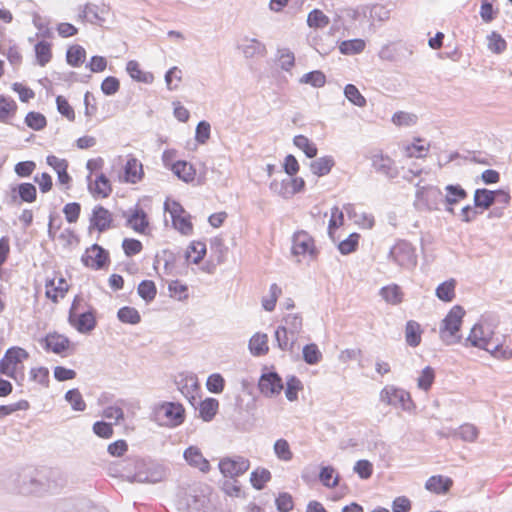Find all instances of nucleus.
<instances>
[{
    "label": "nucleus",
    "instance_id": "1",
    "mask_svg": "<svg viewBox=\"0 0 512 512\" xmlns=\"http://www.w3.org/2000/svg\"><path fill=\"white\" fill-rule=\"evenodd\" d=\"M58 474L51 469L25 468L11 475L13 490L21 494L41 493L56 487L51 479Z\"/></svg>",
    "mask_w": 512,
    "mask_h": 512
},
{
    "label": "nucleus",
    "instance_id": "2",
    "mask_svg": "<svg viewBox=\"0 0 512 512\" xmlns=\"http://www.w3.org/2000/svg\"><path fill=\"white\" fill-rule=\"evenodd\" d=\"M489 352L492 356L501 360L512 358V350L503 347L498 338H494L493 332L485 331L481 324H475L466 338V344Z\"/></svg>",
    "mask_w": 512,
    "mask_h": 512
},
{
    "label": "nucleus",
    "instance_id": "3",
    "mask_svg": "<svg viewBox=\"0 0 512 512\" xmlns=\"http://www.w3.org/2000/svg\"><path fill=\"white\" fill-rule=\"evenodd\" d=\"M465 310L460 305L453 306L442 320L439 328V336L446 345L459 343L462 339L460 329Z\"/></svg>",
    "mask_w": 512,
    "mask_h": 512
},
{
    "label": "nucleus",
    "instance_id": "4",
    "mask_svg": "<svg viewBox=\"0 0 512 512\" xmlns=\"http://www.w3.org/2000/svg\"><path fill=\"white\" fill-rule=\"evenodd\" d=\"M414 207L418 211L440 210L439 205L443 203V192L436 186H421L420 182L416 185Z\"/></svg>",
    "mask_w": 512,
    "mask_h": 512
},
{
    "label": "nucleus",
    "instance_id": "5",
    "mask_svg": "<svg viewBox=\"0 0 512 512\" xmlns=\"http://www.w3.org/2000/svg\"><path fill=\"white\" fill-rule=\"evenodd\" d=\"M380 401L403 411L412 412L415 404L408 391L394 385H386L379 394Z\"/></svg>",
    "mask_w": 512,
    "mask_h": 512
},
{
    "label": "nucleus",
    "instance_id": "6",
    "mask_svg": "<svg viewBox=\"0 0 512 512\" xmlns=\"http://www.w3.org/2000/svg\"><path fill=\"white\" fill-rule=\"evenodd\" d=\"M82 300L80 296L74 298L69 310L68 321L78 332L86 334L96 327L97 322L93 309L78 313Z\"/></svg>",
    "mask_w": 512,
    "mask_h": 512
},
{
    "label": "nucleus",
    "instance_id": "7",
    "mask_svg": "<svg viewBox=\"0 0 512 512\" xmlns=\"http://www.w3.org/2000/svg\"><path fill=\"white\" fill-rule=\"evenodd\" d=\"M389 258L398 266L412 269L417 265V255L411 243L400 240L389 251Z\"/></svg>",
    "mask_w": 512,
    "mask_h": 512
},
{
    "label": "nucleus",
    "instance_id": "8",
    "mask_svg": "<svg viewBox=\"0 0 512 512\" xmlns=\"http://www.w3.org/2000/svg\"><path fill=\"white\" fill-rule=\"evenodd\" d=\"M81 261L86 267L101 270L104 269L110 261L109 253L100 245L93 244L86 249L81 257Z\"/></svg>",
    "mask_w": 512,
    "mask_h": 512
},
{
    "label": "nucleus",
    "instance_id": "9",
    "mask_svg": "<svg viewBox=\"0 0 512 512\" xmlns=\"http://www.w3.org/2000/svg\"><path fill=\"white\" fill-rule=\"evenodd\" d=\"M164 208L168 211L172 218V223L175 229L181 232L184 235H188L192 232L193 226L190 220L183 216L182 214L185 212L183 207L176 201H172L171 203L166 201L164 203Z\"/></svg>",
    "mask_w": 512,
    "mask_h": 512
},
{
    "label": "nucleus",
    "instance_id": "10",
    "mask_svg": "<svg viewBox=\"0 0 512 512\" xmlns=\"http://www.w3.org/2000/svg\"><path fill=\"white\" fill-rule=\"evenodd\" d=\"M249 460L237 456L235 458H224L219 462V469L224 477L235 478L244 474L249 469Z\"/></svg>",
    "mask_w": 512,
    "mask_h": 512
},
{
    "label": "nucleus",
    "instance_id": "11",
    "mask_svg": "<svg viewBox=\"0 0 512 512\" xmlns=\"http://www.w3.org/2000/svg\"><path fill=\"white\" fill-rule=\"evenodd\" d=\"M292 254L315 257L317 254L313 238L304 230L294 233L292 237Z\"/></svg>",
    "mask_w": 512,
    "mask_h": 512
},
{
    "label": "nucleus",
    "instance_id": "12",
    "mask_svg": "<svg viewBox=\"0 0 512 512\" xmlns=\"http://www.w3.org/2000/svg\"><path fill=\"white\" fill-rule=\"evenodd\" d=\"M258 387L260 392L266 397H273L283 389L282 378L275 371L263 373L259 379Z\"/></svg>",
    "mask_w": 512,
    "mask_h": 512
},
{
    "label": "nucleus",
    "instance_id": "13",
    "mask_svg": "<svg viewBox=\"0 0 512 512\" xmlns=\"http://www.w3.org/2000/svg\"><path fill=\"white\" fill-rule=\"evenodd\" d=\"M175 384L177 385V388L182 393V395L193 407H195L197 403V394L199 391L197 378L194 375L180 374L175 379Z\"/></svg>",
    "mask_w": 512,
    "mask_h": 512
},
{
    "label": "nucleus",
    "instance_id": "14",
    "mask_svg": "<svg viewBox=\"0 0 512 512\" xmlns=\"http://www.w3.org/2000/svg\"><path fill=\"white\" fill-rule=\"evenodd\" d=\"M113 217L111 212L101 205H97L92 210L90 217L89 231L96 229L99 233L105 232L111 228Z\"/></svg>",
    "mask_w": 512,
    "mask_h": 512
},
{
    "label": "nucleus",
    "instance_id": "15",
    "mask_svg": "<svg viewBox=\"0 0 512 512\" xmlns=\"http://www.w3.org/2000/svg\"><path fill=\"white\" fill-rule=\"evenodd\" d=\"M443 204L445 211L454 214V205L467 198V191L460 184H448L444 187Z\"/></svg>",
    "mask_w": 512,
    "mask_h": 512
},
{
    "label": "nucleus",
    "instance_id": "16",
    "mask_svg": "<svg viewBox=\"0 0 512 512\" xmlns=\"http://www.w3.org/2000/svg\"><path fill=\"white\" fill-rule=\"evenodd\" d=\"M11 202L14 203L19 198L22 202L32 203L37 198V189L34 184L24 182L11 187Z\"/></svg>",
    "mask_w": 512,
    "mask_h": 512
},
{
    "label": "nucleus",
    "instance_id": "17",
    "mask_svg": "<svg viewBox=\"0 0 512 512\" xmlns=\"http://www.w3.org/2000/svg\"><path fill=\"white\" fill-rule=\"evenodd\" d=\"M164 415L169 420V426L176 427L185 420V410L180 403L165 402L161 405Z\"/></svg>",
    "mask_w": 512,
    "mask_h": 512
},
{
    "label": "nucleus",
    "instance_id": "18",
    "mask_svg": "<svg viewBox=\"0 0 512 512\" xmlns=\"http://www.w3.org/2000/svg\"><path fill=\"white\" fill-rule=\"evenodd\" d=\"M183 456L189 465L198 468L201 472L206 473L210 470V464L208 460L203 456L198 447H188L185 449Z\"/></svg>",
    "mask_w": 512,
    "mask_h": 512
},
{
    "label": "nucleus",
    "instance_id": "19",
    "mask_svg": "<svg viewBox=\"0 0 512 512\" xmlns=\"http://www.w3.org/2000/svg\"><path fill=\"white\" fill-rule=\"evenodd\" d=\"M42 342L47 351H52L55 354H62L68 349L70 344V340L67 337L57 333H49L42 339Z\"/></svg>",
    "mask_w": 512,
    "mask_h": 512
},
{
    "label": "nucleus",
    "instance_id": "20",
    "mask_svg": "<svg viewBox=\"0 0 512 512\" xmlns=\"http://www.w3.org/2000/svg\"><path fill=\"white\" fill-rule=\"evenodd\" d=\"M372 166L376 172L386 176L389 179H394L398 176V170L394 166L393 161L389 157H374L372 161Z\"/></svg>",
    "mask_w": 512,
    "mask_h": 512
},
{
    "label": "nucleus",
    "instance_id": "21",
    "mask_svg": "<svg viewBox=\"0 0 512 512\" xmlns=\"http://www.w3.org/2000/svg\"><path fill=\"white\" fill-rule=\"evenodd\" d=\"M494 191L486 188H478L474 192L473 202L475 209L488 210L495 204Z\"/></svg>",
    "mask_w": 512,
    "mask_h": 512
},
{
    "label": "nucleus",
    "instance_id": "22",
    "mask_svg": "<svg viewBox=\"0 0 512 512\" xmlns=\"http://www.w3.org/2000/svg\"><path fill=\"white\" fill-rule=\"evenodd\" d=\"M143 176V166L136 158H129L124 166V180L135 184Z\"/></svg>",
    "mask_w": 512,
    "mask_h": 512
},
{
    "label": "nucleus",
    "instance_id": "23",
    "mask_svg": "<svg viewBox=\"0 0 512 512\" xmlns=\"http://www.w3.org/2000/svg\"><path fill=\"white\" fill-rule=\"evenodd\" d=\"M334 165V158L330 155H326L312 161L309 167L314 175L322 177L329 174Z\"/></svg>",
    "mask_w": 512,
    "mask_h": 512
},
{
    "label": "nucleus",
    "instance_id": "24",
    "mask_svg": "<svg viewBox=\"0 0 512 512\" xmlns=\"http://www.w3.org/2000/svg\"><path fill=\"white\" fill-rule=\"evenodd\" d=\"M171 170L182 181L189 183L194 180L196 171L193 166L186 161H176L172 164Z\"/></svg>",
    "mask_w": 512,
    "mask_h": 512
},
{
    "label": "nucleus",
    "instance_id": "25",
    "mask_svg": "<svg viewBox=\"0 0 512 512\" xmlns=\"http://www.w3.org/2000/svg\"><path fill=\"white\" fill-rule=\"evenodd\" d=\"M274 337L279 349L282 351L293 352L294 345L298 337L294 336L291 339L290 332L280 326L275 330Z\"/></svg>",
    "mask_w": 512,
    "mask_h": 512
},
{
    "label": "nucleus",
    "instance_id": "26",
    "mask_svg": "<svg viewBox=\"0 0 512 512\" xmlns=\"http://www.w3.org/2000/svg\"><path fill=\"white\" fill-rule=\"evenodd\" d=\"M422 329L418 322L409 320L405 326V340L411 347H417L421 343Z\"/></svg>",
    "mask_w": 512,
    "mask_h": 512
},
{
    "label": "nucleus",
    "instance_id": "27",
    "mask_svg": "<svg viewBox=\"0 0 512 512\" xmlns=\"http://www.w3.org/2000/svg\"><path fill=\"white\" fill-rule=\"evenodd\" d=\"M126 70L130 77L137 82H142L145 84H151L154 80V76L150 72H143L140 69V65L135 60L128 61L126 65Z\"/></svg>",
    "mask_w": 512,
    "mask_h": 512
},
{
    "label": "nucleus",
    "instance_id": "28",
    "mask_svg": "<svg viewBox=\"0 0 512 512\" xmlns=\"http://www.w3.org/2000/svg\"><path fill=\"white\" fill-rule=\"evenodd\" d=\"M448 436L460 438L465 442H474L478 437V429L470 423H465L449 432Z\"/></svg>",
    "mask_w": 512,
    "mask_h": 512
},
{
    "label": "nucleus",
    "instance_id": "29",
    "mask_svg": "<svg viewBox=\"0 0 512 512\" xmlns=\"http://www.w3.org/2000/svg\"><path fill=\"white\" fill-rule=\"evenodd\" d=\"M245 41L246 43L242 44L239 48L246 58H253L257 55L264 56L266 54V46L259 40L252 38Z\"/></svg>",
    "mask_w": 512,
    "mask_h": 512
},
{
    "label": "nucleus",
    "instance_id": "30",
    "mask_svg": "<svg viewBox=\"0 0 512 512\" xmlns=\"http://www.w3.org/2000/svg\"><path fill=\"white\" fill-rule=\"evenodd\" d=\"M452 486V480L441 475L431 476L425 484V488L437 494L447 492Z\"/></svg>",
    "mask_w": 512,
    "mask_h": 512
},
{
    "label": "nucleus",
    "instance_id": "31",
    "mask_svg": "<svg viewBox=\"0 0 512 512\" xmlns=\"http://www.w3.org/2000/svg\"><path fill=\"white\" fill-rule=\"evenodd\" d=\"M67 291L68 284L62 277L58 279L57 285H55L54 280H50L46 284V296L53 302H57L59 297H64Z\"/></svg>",
    "mask_w": 512,
    "mask_h": 512
},
{
    "label": "nucleus",
    "instance_id": "32",
    "mask_svg": "<svg viewBox=\"0 0 512 512\" xmlns=\"http://www.w3.org/2000/svg\"><path fill=\"white\" fill-rule=\"evenodd\" d=\"M249 349L255 356L265 355L268 350V337L266 334L256 333L249 341Z\"/></svg>",
    "mask_w": 512,
    "mask_h": 512
},
{
    "label": "nucleus",
    "instance_id": "33",
    "mask_svg": "<svg viewBox=\"0 0 512 512\" xmlns=\"http://www.w3.org/2000/svg\"><path fill=\"white\" fill-rule=\"evenodd\" d=\"M17 110L16 102L5 95L0 94V122L8 123Z\"/></svg>",
    "mask_w": 512,
    "mask_h": 512
},
{
    "label": "nucleus",
    "instance_id": "34",
    "mask_svg": "<svg viewBox=\"0 0 512 512\" xmlns=\"http://www.w3.org/2000/svg\"><path fill=\"white\" fill-rule=\"evenodd\" d=\"M148 224L147 215L142 209H136L127 219V225L139 233H143Z\"/></svg>",
    "mask_w": 512,
    "mask_h": 512
},
{
    "label": "nucleus",
    "instance_id": "35",
    "mask_svg": "<svg viewBox=\"0 0 512 512\" xmlns=\"http://www.w3.org/2000/svg\"><path fill=\"white\" fill-rule=\"evenodd\" d=\"M218 407V400L214 398H206L205 400L200 402L199 415L204 421L209 422L216 415Z\"/></svg>",
    "mask_w": 512,
    "mask_h": 512
},
{
    "label": "nucleus",
    "instance_id": "36",
    "mask_svg": "<svg viewBox=\"0 0 512 512\" xmlns=\"http://www.w3.org/2000/svg\"><path fill=\"white\" fill-rule=\"evenodd\" d=\"M456 281L450 279L442 282L436 288L435 294L437 298L444 302H451L455 298Z\"/></svg>",
    "mask_w": 512,
    "mask_h": 512
},
{
    "label": "nucleus",
    "instance_id": "37",
    "mask_svg": "<svg viewBox=\"0 0 512 512\" xmlns=\"http://www.w3.org/2000/svg\"><path fill=\"white\" fill-rule=\"evenodd\" d=\"M293 144L298 149L302 150L306 157L315 158L317 156L318 149L316 145L313 142H311L306 136L301 134L294 136Z\"/></svg>",
    "mask_w": 512,
    "mask_h": 512
},
{
    "label": "nucleus",
    "instance_id": "38",
    "mask_svg": "<svg viewBox=\"0 0 512 512\" xmlns=\"http://www.w3.org/2000/svg\"><path fill=\"white\" fill-rule=\"evenodd\" d=\"M284 325L280 327L284 328L291 334V339L300 334L302 330V317L299 314H288L283 319Z\"/></svg>",
    "mask_w": 512,
    "mask_h": 512
},
{
    "label": "nucleus",
    "instance_id": "39",
    "mask_svg": "<svg viewBox=\"0 0 512 512\" xmlns=\"http://www.w3.org/2000/svg\"><path fill=\"white\" fill-rule=\"evenodd\" d=\"M339 475H335V469L332 466H323L319 473V480L323 486L334 488L339 484Z\"/></svg>",
    "mask_w": 512,
    "mask_h": 512
},
{
    "label": "nucleus",
    "instance_id": "40",
    "mask_svg": "<svg viewBox=\"0 0 512 512\" xmlns=\"http://www.w3.org/2000/svg\"><path fill=\"white\" fill-rule=\"evenodd\" d=\"M86 51L80 45L71 46L66 53V61L72 67H79L85 60Z\"/></svg>",
    "mask_w": 512,
    "mask_h": 512
},
{
    "label": "nucleus",
    "instance_id": "41",
    "mask_svg": "<svg viewBox=\"0 0 512 512\" xmlns=\"http://www.w3.org/2000/svg\"><path fill=\"white\" fill-rule=\"evenodd\" d=\"M365 48V41L362 39L344 40L339 45V50L344 55H355L361 53Z\"/></svg>",
    "mask_w": 512,
    "mask_h": 512
},
{
    "label": "nucleus",
    "instance_id": "42",
    "mask_svg": "<svg viewBox=\"0 0 512 512\" xmlns=\"http://www.w3.org/2000/svg\"><path fill=\"white\" fill-rule=\"evenodd\" d=\"M35 55L37 63L40 66H45L52 58L51 44L46 41L38 42L35 47Z\"/></svg>",
    "mask_w": 512,
    "mask_h": 512
},
{
    "label": "nucleus",
    "instance_id": "43",
    "mask_svg": "<svg viewBox=\"0 0 512 512\" xmlns=\"http://www.w3.org/2000/svg\"><path fill=\"white\" fill-rule=\"evenodd\" d=\"M117 317L122 323L138 324L141 321V316L137 309L134 307L124 306L117 312Z\"/></svg>",
    "mask_w": 512,
    "mask_h": 512
},
{
    "label": "nucleus",
    "instance_id": "44",
    "mask_svg": "<svg viewBox=\"0 0 512 512\" xmlns=\"http://www.w3.org/2000/svg\"><path fill=\"white\" fill-rule=\"evenodd\" d=\"M25 124L35 131H40L46 127L47 120L43 114L30 111L25 117Z\"/></svg>",
    "mask_w": 512,
    "mask_h": 512
},
{
    "label": "nucleus",
    "instance_id": "45",
    "mask_svg": "<svg viewBox=\"0 0 512 512\" xmlns=\"http://www.w3.org/2000/svg\"><path fill=\"white\" fill-rule=\"evenodd\" d=\"M303 360L309 365H315L322 359V353L318 346L314 343L307 344L303 347Z\"/></svg>",
    "mask_w": 512,
    "mask_h": 512
},
{
    "label": "nucleus",
    "instance_id": "46",
    "mask_svg": "<svg viewBox=\"0 0 512 512\" xmlns=\"http://www.w3.org/2000/svg\"><path fill=\"white\" fill-rule=\"evenodd\" d=\"M329 18L319 9H313L307 17V24L311 28H323L329 24Z\"/></svg>",
    "mask_w": 512,
    "mask_h": 512
},
{
    "label": "nucleus",
    "instance_id": "47",
    "mask_svg": "<svg viewBox=\"0 0 512 512\" xmlns=\"http://www.w3.org/2000/svg\"><path fill=\"white\" fill-rule=\"evenodd\" d=\"M300 83L310 84L313 87L320 88L323 87L326 83V76L322 71L314 70L304 74Z\"/></svg>",
    "mask_w": 512,
    "mask_h": 512
},
{
    "label": "nucleus",
    "instance_id": "48",
    "mask_svg": "<svg viewBox=\"0 0 512 512\" xmlns=\"http://www.w3.org/2000/svg\"><path fill=\"white\" fill-rule=\"evenodd\" d=\"M65 400L75 411H84L86 409V403L84 402L80 391L76 388L70 389L66 392Z\"/></svg>",
    "mask_w": 512,
    "mask_h": 512
},
{
    "label": "nucleus",
    "instance_id": "49",
    "mask_svg": "<svg viewBox=\"0 0 512 512\" xmlns=\"http://www.w3.org/2000/svg\"><path fill=\"white\" fill-rule=\"evenodd\" d=\"M138 294L146 302L152 301L157 294L155 283L151 280H143L138 285Z\"/></svg>",
    "mask_w": 512,
    "mask_h": 512
},
{
    "label": "nucleus",
    "instance_id": "50",
    "mask_svg": "<svg viewBox=\"0 0 512 512\" xmlns=\"http://www.w3.org/2000/svg\"><path fill=\"white\" fill-rule=\"evenodd\" d=\"M488 49L495 54H501L507 48L505 39L497 32L493 31L487 36Z\"/></svg>",
    "mask_w": 512,
    "mask_h": 512
},
{
    "label": "nucleus",
    "instance_id": "51",
    "mask_svg": "<svg viewBox=\"0 0 512 512\" xmlns=\"http://www.w3.org/2000/svg\"><path fill=\"white\" fill-rule=\"evenodd\" d=\"M271 479V473L269 470L262 468V469H256L251 473L250 481L252 486L257 489L261 490L263 489L265 483L270 481Z\"/></svg>",
    "mask_w": 512,
    "mask_h": 512
},
{
    "label": "nucleus",
    "instance_id": "52",
    "mask_svg": "<svg viewBox=\"0 0 512 512\" xmlns=\"http://www.w3.org/2000/svg\"><path fill=\"white\" fill-rule=\"evenodd\" d=\"M192 252L195 253L196 256L193 257L191 261L194 264L200 263L206 254V244L200 241L192 242L185 253L187 260L191 259Z\"/></svg>",
    "mask_w": 512,
    "mask_h": 512
},
{
    "label": "nucleus",
    "instance_id": "53",
    "mask_svg": "<svg viewBox=\"0 0 512 512\" xmlns=\"http://www.w3.org/2000/svg\"><path fill=\"white\" fill-rule=\"evenodd\" d=\"M344 95L352 104L358 107H364L366 105V99L353 84H347L345 86Z\"/></svg>",
    "mask_w": 512,
    "mask_h": 512
},
{
    "label": "nucleus",
    "instance_id": "54",
    "mask_svg": "<svg viewBox=\"0 0 512 512\" xmlns=\"http://www.w3.org/2000/svg\"><path fill=\"white\" fill-rule=\"evenodd\" d=\"M277 58L281 69L285 71H290L295 64L294 53L288 48L278 49Z\"/></svg>",
    "mask_w": 512,
    "mask_h": 512
},
{
    "label": "nucleus",
    "instance_id": "55",
    "mask_svg": "<svg viewBox=\"0 0 512 512\" xmlns=\"http://www.w3.org/2000/svg\"><path fill=\"white\" fill-rule=\"evenodd\" d=\"M274 452L276 456L282 461H290L293 458V453L290 445L285 439H278L274 443Z\"/></svg>",
    "mask_w": 512,
    "mask_h": 512
},
{
    "label": "nucleus",
    "instance_id": "56",
    "mask_svg": "<svg viewBox=\"0 0 512 512\" xmlns=\"http://www.w3.org/2000/svg\"><path fill=\"white\" fill-rule=\"evenodd\" d=\"M300 389H302V383L296 376L292 375L287 378L285 396L289 401L297 400Z\"/></svg>",
    "mask_w": 512,
    "mask_h": 512
},
{
    "label": "nucleus",
    "instance_id": "57",
    "mask_svg": "<svg viewBox=\"0 0 512 512\" xmlns=\"http://www.w3.org/2000/svg\"><path fill=\"white\" fill-rule=\"evenodd\" d=\"M359 234L352 233L338 244V250L342 255L354 252L358 247Z\"/></svg>",
    "mask_w": 512,
    "mask_h": 512
},
{
    "label": "nucleus",
    "instance_id": "58",
    "mask_svg": "<svg viewBox=\"0 0 512 512\" xmlns=\"http://www.w3.org/2000/svg\"><path fill=\"white\" fill-rule=\"evenodd\" d=\"M380 294L385 301L391 304H398L402 300L401 291L397 285L383 287Z\"/></svg>",
    "mask_w": 512,
    "mask_h": 512
},
{
    "label": "nucleus",
    "instance_id": "59",
    "mask_svg": "<svg viewBox=\"0 0 512 512\" xmlns=\"http://www.w3.org/2000/svg\"><path fill=\"white\" fill-rule=\"evenodd\" d=\"M289 180H290V176H288V175L286 178L282 179L281 181L274 179L270 183V190L283 198H289V191H290Z\"/></svg>",
    "mask_w": 512,
    "mask_h": 512
},
{
    "label": "nucleus",
    "instance_id": "60",
    "mask_svg": "<svg viewBox=\"0 0 512 512\" xmlns=\"http://www.w3.org/2000/svg\"><path fill=\"white\" fill-rule=\"evenodd\" d=\"M434 378L435 373L433 368H431L430 366H426L422 370L421 375L417 379V386L420 389L427 391L432 386Z\"/></svg>",
    "mask_w": 512,
    "mask_h": 512
},
{
    "label": "nucleus",
    "instance_id": "61",
    "mask_svg": "<svg viewBox=\"0 0 512 512\" xmlns=\"http://www.w3.org/2000/svg\"><path fill=\"white\" fill-rule=\"evenodd\" d=\"M5 355L6 360H8V362H10L14 368L18 363H21L24 359H27L29 356L28 352L21 347L9 348L6 351Z\"/></svg>",
    "mask_w": 512,
    "mask_h": 512
},
{
    "label": "nucleus",
    "instance_id": "62",
    "mask_svg": "<svg viewBox=\"0 0 512 512\" xmlns=\"http://www.w3.org/2000/svg\"><path fill=\"white\" fill-rule=\"evenodd\" d=\"M111 191L110 180L105 174L101 173L95 180L94 193L104 198L109 196Z\"/></svg>",
    "mask_w": 512,
    "mask_h": 512
},
{
    "label": "nucleus",
    "instance_id": "63",
    "mask_svg": "<svg viewBox=\"0 0 512 512\" xmlns=\"http://www.w3.org/2000/svg\"><path fill=\"white\" fill-rule=\"evenodd\" d=\"M122 248L126 256L131 257L141 252L143 246L142 243L134 238H125L122 241Z\"/></svg>",
    "mask_w": 512,
    "mask_h": 512
},
{
    "label": "nucleus",
    "instance_id": "64",
    "mask_svg": "<svg viewBox=\"0 0 512 512\" xmlns=\"http://www.w3.org/2000/svg\"><path fill=\"white\" fill-rule=\"evenodd\" d=\"M120 89V82L114 76L106 77L101 83V91L107 96L116 94Z\"/></svg>",
    "mask_w": 512,
    "mask_h": 512
}]
</instances>
